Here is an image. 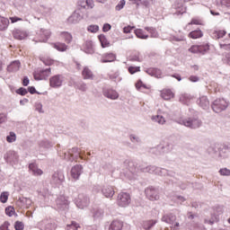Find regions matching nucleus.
Here are the masks:
<instances>
[{"mask_svg": "<svg viewBox=\"0 0 230 230\" xmlns=\"http://www.w3.org/2000/svg\"><path fill=\"white\" fill-rule=\"evenodd\" d=\"M229 105V102L225 99H217L214 101L212 104V111L214 112H222V111H226Z\"/></svg>", "mask_w": 230, "mask_h": 230, "instance_id": "nucleus-1", "label": "nucleus"}, {"mask_svg": "<svg viewBox=\"0 0 230 230\" xmlns=\"http://www.w3.org/2000/svg\"><path fill=\"white\" fill-rule=\"evenodd\" d=\"M51 75V67L42 69V68H38L34 73L33 76L34 79L39 81V80H46L48 77Z\"/></svg>", "mask_w": 230, "mask_h": 230, "instance_id": "nucleus-2", "label": "nucleus"}, {"mask_svg": "<svg viewBox=\"0 0 230 230\" xmlns=\"http://www.w3.org/2000/svg\"><path fill=\"white\" fill-rule=\"evenodd\" d=\"M131 199L130 194L127 192H120L117 198V204L120 208H127L130 204Z\"/></svg>", "mask_w": 230, "mask_h": 230, "instance_id": "nucleus-3", "label": "nucleus"}, {"mask_svg": "<svg viewBox=\"0 0 230 230\" xmlns=\"http://www.w3.org/2000/svg\"><path fill=\"white\" fill-rule=\"evenodd\" d=\"M190 53L197 54L199 53L200 55H206L208 51H209V44H202V45H192L189 49Z\"/></svg>", "mask_w": 230, "mask_h": 230, "instance_id": "nucleus-4", "label": "nucleus"}, {"mask_svg": "<svg viewBox=\"0 0 230 230\" xmlns=\"http://www.w3.org/2000/svg\"><path fill=\"white\" fill-rule=\"evenodd\" d=\"M66 181V177L64 176V172L62 171L55 172L52 174L50 183L54 186H60Z\"/></svg>", "mask_w": 230, "mask_h": 230, "instance_id": "nucleus-5", "label": "nucleus"}, {"mask_svg": "<svg viewBox=\"0 0 230 230\" xmlns=\"http://www.w3.org/2000/svg\"><path fill=\"white\" fill-rule=\"evenodd\" d=\"M56 206L59 211H66V209H69V199L66 196H59L56 199Z\"/></svg>", "mask_w": 230, "mask_h": 230, "instance_id": "nucleus-6", "label": "nucleus"}, {"mask_svg": "<svg viewBox=\"0 0 230 230\" xmlns=\"http://www.w3.org/2000/svg\"><path fill=\"white\" fill-rule=\"evenodd\" d=\"M89 197L85 196V194H79L77 199L75 200L76 207L79 209L87 208V206H89Z\"/></svg>", "mask_w": 230, "mask_h": 230, "instance_id": "nucleus-7", "label": "nucleus"}, {"mask_svg": "<svg viewBox=\"0 0 230 230\" xmlns=\"http://www.w3.org/2000/svg\"><path fill=\"white\" fill-rule=\"evenodd\" d=\"M62 84H64V75H56L49 79L50 87H62Z\"/></svg>", "mask_w": 230, "mask_h": 230, "instance_id": "nucleus-8", "label": "nucleus"}, {"mask_svg": "<svg viewBox=\"0 0 230 230\" xmlns=\"http://www.w3.org/2000/svg\"><path fill=\"white\" fill-rule=\"evenodd\" d=\"M182 125L184 127H189L190 128H199L202 125V122L197 119H186L182 120Z\"/></svg>", "mask_w": 230, "mask_h": 230, "instance_id": "nucleus-9", "label": "nucleus"}, {"mask_svg": "<svg viewBox=\"0 0 230 230\" xmlns=\"http://www.w3.org/2000/svg\"><path fill=\"white\" fill-rule=\"evenodd\" d=\"M83 172L84 167L81 164L75 165L71 169V177L75 179V181H78Z\"/></svg>", "mask_w": 230, "mask_h": 230, "instance_id": "nucleus-10", "label": "nucleus"}, {"mask_svg": "<svg viewBox=\"0 0 230 230\" xmlns=\"http://www.w3.org/2000/svg\"><path fill=\"white\" fill-rule=\"evenodd\" d=\"M4 159L6 163H10V164H15L17 161H19V155L15 151H8L4 155Z\"/></svg>", "mask_w": 230, "mask_h": 230, "instance_id": "nucleus-11", "label": "nucleus"}, {"mask_svg": "<svg viewBox=\"0 0 230 230\" xmlns=\"http://www.w3.org/2000/svg\"><path fill=\"white\" fill-rule=\"evenodd\" d=\"M102 94L103 96H105V98H108L109 100H118V98H119V94H118V92L111 88H104L102 90Z\"/></svg>", "mask_w": 230, "mask_h": 230, "instance_id": "nucleus-12", "label": "nucleus"}, {"mask_svg": "<svg viewBox=\"0 0 230 230\" xmlns=\"http://www.w3.org/2000/svg\"><path fill=\"white\" fill-rule=\"evenodd\" d=\"M146 195L149 200H159V190L155 188L146 189Z\"/></svg>", "mask_w": 230, "mask_h": 230, "instance_id": "nucleus-13", "label": "nucleus"}, {"mask_svg": "<svg viewBox=\"0 0 230 230\" xmlns=\"http://www.w3.org/2000/svg\"><path fill=\"white\" fill-rule=\"evenodd\" d=\"M193 24L195 26H202L204 23L202 22V19L199 17L192 18L191 21L184 27V30L187 31H190V30H193Z\"/></svg>", "mask_w": 230, "mask_h": 230, "instance_id": "nucleus-14", "label": "nucleus"}, {"mask_svg": "<svg viewBox=\"0 0 230 230\" xmlns=\"http://www.w3.org/2000/svg\"><path fill=\"white\" fill-rule=\"evenodd\" d=\"M37 33L40 37V42H48V39L51 37V31L49 30L40 29Z\"/></svg>", "mask_w": 230, "mask_h": 230, "instance_id": "nucleus-15", "label": "nucleus"}, {"mask_svg": "<svg viewBox=\"0 0 230 230\" xmlns=\"http://www.w3.org/2000/svg\"><path fill=\"white\" fill-rule=\"evenodd\" d=\"M82 19V14L80 11H75L67 19L69 24H77V22Z\"/></svg>", "mask_w": 230, "mask_h": 230, "instance_id": "nucleus-16", "label": "nucleus"}, {"mask_svg": "<svg viewBox=\"0 0 230 230\" xmlns=\"http://www.w3.org/2000/svg\"><path fill=\"white\" fill-rule=\"evenodd\" d=\"M114 60H116V54H113V53H105L102 56V58H101L102 64L114 62Z\"/></svg>", "mask_w": 230, "mask_h": 230, "instance_id": "nucleus-17", "label": "nucleus"}, {"mask_svg": "<svg viewBox=\"0 0 230 230\" xmlns=\"http://www.w3.org/2000/svg\"><path fill=\"white\" fill-rule=\"evenodd\" d=\"M197 103L201 107V109H209V100L208 99V96H200L197 100Z\"/></svg>", "mask_w": 230, "mask_h": 230, "instance_id": "nucleus-18", "label": "nucleus"}, {"mask_svg": "<svg viewBox=\"0 0 230 230\" xmlns=\"http://www.w3.org/2000/svg\"><path fill=\"white\" fill-rule=\"evenodd\" d=\"M102 195L106 197V199H112L114 197V188L111 186H104L102 190Z\"/></svg>", "mask_w": 230, "mask_h": 230, "instance_id": "nucleus-19", "label": "nucleus"}, {"mask_svg": "<svg viewBox=\"0 0 230 230\" xmlns=\"http://www.w3.org/2000/svg\"><path fill=\"white\" fill-rule=\"evenodd\" d=\"M73 154H77V157H81L80 152H78V147H73L72 149L68 150V154L65 153V159H66V161H75Z\"/></svg>", "mask_w": 230, "mask_h": 230, "instance_id": "nucleus-20", "label": "nucleus"}, {"mask_svg": "<svg viewBox=\"0 0 230 230\" xmlns=\"http://www.w3.org/2000/svg\"><path fill=\"white\" fill-rule=\"evenodd\" d=\"M21 69V61H13L8 66L7 71L9 73H17Z\"/></svg>", "mask_w": 230, "mask_h": 230, "instance_id": "nucleus-21", "label": "nucleus"}, {"mask_svg": "<svg viewBox=\"0 0 230 230\" xmlns=\"http://www.w3.org/2000/svg\"><path fill=\"white\" fill-rule=\"evenodd\" d=\"M29 170L32 172V175H42V173H44V172L40 169L35 163H31L29 164Z\"/></svg>", "mask_w": 230, "mask_h": 230, "instance_id": "nucleus-22", "label": "nucleus"}, {"mask_svg": "<svg viewBox=\"0 0 230 230\" xmlns=\"http://www.w3.org/2000/svg\"><path fill=\"white\" fill-rule=\"evenodd\" d=\"M83 51H84V53H87V55H93V53H94V48L93 47V41H91V40L86 41L83 45Z\"/></svg>", "mask_w": 230, "mask_h": 230, "instance_id": "nucleus-23", "label": "nucleus"}, {"mask_svg": "<svg viewBox=\"0 0 230 230\" xmlns=\"http://www.w3.org/2000/svg\"><path fill=\"white\" fill-rule=\"evenodd\" d=\"M188 37L189 39H193V40L202 39V37H204V33L202 32V31H200V29H197L190 31L188 34Z\"/></svg>", "mask_w": 230, "mask_h": 230, "instance_id": "nucleus-24", "label": "nucleus"}, {"mask_svg": "<svg viewBox=\"0 0 230 230\" xmlns=\"http://www.w3.org/2000/svg\"><path fill=\"white\" fill-rule=\"evenodd\" d=\"M82 75L84 80H93L94 78V74H93V71H91L87 66L84 68Z\"/></svg>", "mask_w": 230, "mask_h": 230, "instance_id": "nucleus-25", "label": "nucleus"}, {"mask_svg": "<svg viewBox=\"0 0 230 230\" xmlns=\"http://www.w3.org/2000/svg\"><path fill=\"white\" fill-rule=\"evenodd\" d=\"M174 96L175 94L170 89H164L161 93V97L164 100H172V98H174Z\"/></svg>", "mask_w": 230, "mask_h": 230, "instance_id": "nucleus-26", "label": "nucleus"}, {"mask_svg": "<svg viewBox=\"0 0 230 230\" xmlns=\"http://www.w3.org/2000/svg\"><path fill=\"white\" fill-rule=\"evenodd\" d=\"M13 37L14 39H17L18 40H24L26 37H28V33L24 31L16 30L13 31Z\"/></svg>", "mask_w": 230, "mask_h": 230, "instance_id": "nucleus-27", "label": "nucleus"}, {"mask_svg": "<svg viewBox=\"0 0 230 230\" xmlns=\"http://www.w3.org/2000/svg\"><path fill=\"white\" fill-rule=\"evenodd\" d=\"M121 229H123V222L119 220H113L109 227V230H121Z\"/></svg>", "mask_w": 230, "mask_h": 230, "instance_id": "nucleus-28", "label": "nucleus"}, {"mask_svg": "<svg viewBox=\"0 0 230 230\" xmlns=\"http://www.w3.org/2000/svg\"><path fill=\"white\" fill-rule=\"evenodd\" d=\"M9 24L10 20H8V18L0 16V31H4V30H7Z\"/></svg>", "mask_w": 230, "mask_h": 230, "instance_id": "nucleus-29", "label": "nucleus"}, {"mask_svg": "<svg viewBox=\"0 0 230 230\" xmlns=\"http://www.w3.org/2000/svg\"><path fill=\"white\" fill-rule=\"evenodd\" d=\"M191 100H193V97L188 93H183L180 96V102L185 105H188Z\"/></svg>", "mask_w": 230, "mask_h": 230, "instance_id": "nucleus-30", "label": "nucleus"}, {"mask_svg": "<svg viewBox=\"0 0 230 230\" xmlns=\"http://www.w3.org/2000/svg\"><path fill=\"white\" fill-rule=\"evenodd\" d=\"M53 48H55V49H57L58 51H67V45H66V43H54Z\"/></svg>", "mask_w": 230, "mask_h": 230, "instance_id": "nucleus-31", "label": "nucleus"}, {"mask_svg": "<svg viewBox=\"0 0 230 230\" xmlns=\"http://www.w3.org/2000/svg\"><path fill=\"white\" fill-rule=\"evenodd\" d=\"M153 121L158 123L159 125H164L166 123V119L163 115H156L152 117Z\"/></svg>", "mask_w": 230, "mask_h": 230, "instance_id": "nucleus-32", "label": "nucleus"}, {"mask_svg": "<svg viewBox=\"0 0 230 230\" xmlns=\"http://www.w3.org/2000/svg\"><path fill=\"white\" fill-rule=\"evenodd\" d=\"M99 40L102 48H109V46H111L109 40H107V38L103 34L99 35Z\"/></svg>", "mask_w": 230, "mask_h": 230, "instance_id": "nucleus-33", "label": "nucleus"}, {"mask_svg": "<svg viewBox=\"0 0 230 230\" xmlns=\"http://www.w3.org/2000/svg\"><path fill=\"white\" fill-rule=\"evenodd\" d=\"M227 32L224 30H220V31H215L213 33H212V37L213 39H223V37H226V34Z\"/></svg>", "mask_w": 230, "mask_h": 230, "instance_id": "nucleus-34", "label": "nucleus"}, {"mask_svg": "<svg viewBox=\"0 0 230 230\" xmlns=\"http://www.w3.org/2000/svg\"><path fill=\"white\" fill-rule=\"evenodd\" d=\"M151 76H155L156 78H161V71L157 68H150L146 71Z\"/></svg>", "mask_w": 230, "mask_h": 230, "instance_id": "nucleus-35", "label": "nucleus"}, {"mask_svg": "<svg viewBox=\"0 0 230 230\" xmlns=\"http://www.w3.org/2000/svg\"><path fill=\"white\" fill-rule=\"evenodd\" d=\"M61 38H63V40H65V42H66V44H71L73 40V35H71V33L69 32H62Z\"/></svg>", "mask_w": 230, "mask_h": 230, "instance_id": "nucleus-36", "label": "nucleus"}, {"mask_svg": "<svg viewBox=\"0 0 230 230\" xmlns=\"http://www.w3.org/2000/svg\"><path fill=\"white\" fill-rule=\"evenodd\" d=\"M10 197V192L8 191H4L0 194V202L2 204H6L8 202V198Z\"/></svg>", "mask_w": 230, "mask_h": 230, "instance_id": "nucleus-37", "label": "nucleus"}, {"mask_svg": "<svg viewBox=\"0 0 230 230\" xmlns=\"http://www.w3.org/2000/svg\"><path fill=\"white\" fill-rule=\"evenodd\" d=\"M7 143H15L17 141V135H15V132L11 131L9 133V136L6 137Z\"/></svg>", "mask_w": 230, "mask_h": 230, "instance_id": "nucleus-38", "label": "nucleus"}, {"mask_svg": "<svg viewBox=\"0 0 230 230\" xmlns=\"http://www.w3.org/2000/svg\"><path fill=\"white\" fill-rule=\"evenodd\" d=\"M163 222H166V224H173L175 220V216L173 215H167L162 217Z\"/></svg>", "mask_w": 230, "mask_h": 230, "instance_id": "nucleus-39", "label": "nucleus"}, {"mask_svg": "<svg viewBox=\"0 0 230 230\" xmlns=\"http://www.w3.org/2000/svg\"><path fill=\"white\" fill-rule=\"evenodd\" d=\"M146 30L147 33H149V34H146L145 36V39H148V37H157V31H155V29L146 28Z\"/></svg>", "mask_w": 230, "mask_h": 230, "instance_id": "nucleus-40", "label": "nucleus"}, {"mask_svg": "<svg viewBox=\"0 0 230 230\" xmlns=\"http://www.w3.org/2000/svg\"><path fill=\"white\" fill-rule=\"evenodd\" d=\"M39 145L41 148H51L53 146V143L49 142V140H41Z\"/></svg>", "mask_w": 230, "mask_h": 230, "instance_id": "nucleus-41", "label": "nucleus"}, {"mask_svg": "<svg viewBox=\"0 0 230 230\" xmlns=\"http://www.w3.org/2000/svg\"><path fill=\"white\" fill-rule=\"evenodd\" d=\"M135 87H136L137 91H139L140 93H143V91H145V84L141 80H138L136 83Z\"/></svg>", "mask_w": 230, "mask_h": 230, "instance_id": "nucleus-42", "label": "nucleus"}, {"mask_svg": "<svg viewBox=\"0 0 230 230\" xmlns=\"http://www.w3.org/2000/svg\"><path fill=\"white\" fill-rule=\"evenodd\" d=\"M70 228L78 230L80 229V225L76 223V221H72L70 225H66V230H69Z\"/></svg>", "mask_w": 230, "mask_h": 230, "instance_id": "nucleus-43", "label": "nucleus"}, {"mask_svg": "<svg viewBox=\"0 0 230 230\" xmlns=\"http://www.w3.org/2000/svg\"><path fill=\"white\" fill-rule=\"evenodd\" d=\"M103 217V209L98 208L93 212V218H100Z\"/></svg>", "mask_w": 230, "mask_h": 230, "instance_id": "nucleus-44", "label": "nucleus"}, {"mask_svg": "<svg viewBox=\"0 0 230 230\" xmlns=\"http://www.w3.org/2000/svg\"><path fill=\"white\" fill-rule=\"evenodd\" d=\"M129 139L131 143H141V138H139L137 135H134V134L130 135Z\"/></svg>", "mask_w": 230, "mask_h": 230, "instance_id": "nucleus-45", "label": "nucleus"}, {"mask_svg": "<svg viewBox=\"0 0 230 230\" xmlns=\"http://www.w3.org/2000/svg\"><path fill=\"white\" fill-rule=\"evenodd\" d=\"M14 229L15 230H24V223L21 221H16L14 223Z\"/></svg>", "mask_w": 230, "mask_h": 230, "instance_id": "nucleus-46", "label": "nucleus"}, {"mask_svg": "<svg viewBox=\"0 0 230 230\" xmlns=\"http://www.w3.org/2000/svg\"><path fill=\"white\" fill-rule=\"evenodd\" d=\"M219 173L222 176L230 177V170L227 168H222L219 170Z\"/></svg>", "mask_w": 230, "mask_h": 230, "instance_id": "nucleus-47", "label": "nucleus"}, {"mask_svg": "<svg viewBox=\"0 0 230 230\" xmlns=\"http://www.w3.org/2000/svg\"><path fill=\"white\" fill-rule=\"evenodd\" d=\"M34 107H35V111L40 112V114H44V110H42V103L35 102Z\"/></svg>", "mask_w": 230, "mask_h": 230, "instance_id": "nucleus-48", "label": "nucleus"}, {"mask_svg": "<svg viewBox=\"0 0 230 230\" xmlns=\"http://www.w3.org/2000/svg\"><path fill=\"white\" fill-rule=\"evenodd\" d=\"M13 213H15V209L13 208V207H7L5 208V214L7 215V217H13Z\"/></svg>", "mask_w": 230, "mask_h": 230, "instance_id": "nucleus-49", "label": "nucleus"}, {"mask_svg": "<svg viewBox=\"0 0 230 230\" xmlns=\"http://www.w3.org/2000/svg\"><path fill=\"white\" fill-rule=\"evenodd\" d=\"M87 30L91 33H96L100 30V27L98 25H89Z\"/></svg>", "mask_w": 230, "mask_h": 230, "instance_id": "nucleus-50", "label": "nucleus"}, {"mask_svg": "<svg viewBox=\"0 0 230 230\" xmlns=\"http://www.w3.org/2000/svg\"><path fill=\"white\" fill-rule=\"evenodd\" d=\"M135 35H137V39H145V33L141 29L135 30Z\"/></svg>", "mask_w": 230, "mask_h": 230, "instance_id": "nucleus-51", "label": "nucleus"}, {"mask_svg": "<svg viewBox=\"0 0 230 230\" xmlns=\"http://www.w3.org/2000/svg\"><path fill=\"white\" fill-rule=\"evenodd\" d=\"M126 2L125 0H120L119 3L116 5L115 9L117 12H119V10H123L125 7Z\"/></svg>", "mask_w": 230, "mask_h": 230, "instance_id": "nucleus-52", "label": "nucleus"}, {"mask_svg": "<svg viewBox=\"0 0 230 230\" xmlns=\"http://www.w3.org/2000/svg\"><path fill=\"white\" fill-rule=\"evenodd\" d=\"M140 67L139 66H129L128 67V73L130 75H134L135 73H139Z\"/></svg>", "mask_w": 230, "mask_h": 230, "instance_id": "nucleus-53", "label": "nucleus"}, {"mask_svg": "<svg viewBox=\"0 0 230 230\" xmlns=\"http://www.w3.org/2000/svg\"><path fill=\"white\" fill-rule=\"evenodd\" d=\"M28 93V90L26 88L21 87L18 90H16V93L20 94L21 96H26V93Z\"/></svg>", "mask_w": 230, "mask_h": 230, "instance_id": "nucleus-54", "label": "nucleus"}, {"mask_svg": "<svg viewBox=\"0 0 230 230\" xmlns=\"http://www.w3.org/2000/svg\"><path fill=\"white\" fill-rule=\"evenodd\" d=\"M155 224H157V221H155V220L146 221V229H151L152 227H154V226H155Z\"/></svg>", "mask_w": 230, "mask_h": 230, "instance_id": "nucleus-55", "label": "nucleus"}, {"mask_svg": "<svg viewBox=\"0 0 230 230\" xmlns=\"http://www.w3.org/2000/svg\"><path fill=\"white\" fill-rule=\"evenodd\" d=\"M77 89H79V91H82L83 93H85V91H87V84L85 83H81L77 86Z\"/></svg>", "mask_w": 230, "mask_h": 230, "instance_id": "nucleus-56", "label": "nucleus"}, {"mask_svg": "<svg viewBox=\"0 0 230 230\" xmlns=\"http://www.w3.org/2000/svg\"><path fill=\"white\" fill-rule=\"evenodd\" d=\"M111 28H112V26H111V24L104 23V25L102 27V31H104V32L111 31Z\"/></svg>", "mask_w": 230, "mask_h": 230, "instance_id": "nucleus-57", "label": "nucleus"}, {"mask_svg": "<svg viewBox=\"0 0 230 230\" xmlns=\"http://www.w3.org/2000/svg\"><path fill=\"white\" fill-rule=\"evenodd\" d=\"M28 92H30L31 94H39V93L35 89V86H29Z\"/></svg>", "mask_w": 230, "mask_h": 230, "instance_id": "nucleus-58", "label": "nucleus"}, {"mask_svg": "<svg viewBox=\"0 0 230 230\" xmlns=\"http://www.w3.org/2000/svg\"><path fill=\"white\" fill-rule=\"evenodd\" d=\"M219 46L221 49H226V51L230 50V43L229 44L220 43Z\"/></svg>", "mask_w": 230, "mask_h": 230, "instance_id": "nucleus-59", "label": "nucleus"}, {"mask_svg": "<svg viewBox=\"0 0 230 230\" xmlns=\"http://www.w3.org/2000/svg\"><path fill=\"white\" fill-rule=\"evenodd\" d=\"M77 4L80 8H87L86 1L80 0Z\"/></svg>", "mask_w": 230, "mask_h": 230, "instance_id": "nucleus-60", "label": "nucleus"}, {"mask_svg": "<svg viewBox=\"0 0 230 230\" xmlns=\"http://www.w3.org/2000/svg\"><path fill=\"white\" fill-rule=\"evenodd\" d=\"M6 119H7L6 114L0 113V125H2V123H4L6 121Z\"/></svg>", "mask_w": 230, "mask_h": 230, "instance_id": "nucleus-61", "label": "nucleus"}, {"mask_svg": "<svg viewBox=\"0 0 230 230\" xmlns=\"http://www.w3.org/2000/svg\"><path fill=\"white\" fill-rule=\"evenodd\" d=\"M86 6H87V8H94V1L86 0Z\"/></svg>", "mask_w": 230, "mask_h": 230, "instance_id": "nucleus-62", "label": "nucleus"}, {"mask_svg": "<svg viewBox=\"0 0 230 230\" xmlns=\"http://www.w3.org/2000/svg\"><path fill=\"white\" fill-rule=\"evenodd\" d=\"M222 6H226V8H230V0H221Z\"/></svg>", "mask_w": 230, "mask_h": 230, "instance_id": "nucleus-63", "label": "nucleus"}, {"mask_svg": "<svg viewBox=\"0 0 230 230\" xmlns=\"http://www.w3.org/2000/svg\"><path fill=\"white\" fill-rule=\"evenodd\" d=\"M189 80H190V82H194L195 83V82H199V78L197 75H190L189 77Z\"/></svg>", "mask_w": 230, "mask_h": 230, "instance_id": "nucleus-64", "label": "nucleus"}]
</instances>
